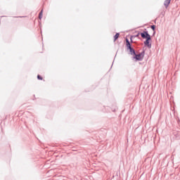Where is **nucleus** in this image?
Instances as JSON below:
<instances>
[{"label":"nucleus","instance_id":"obj_1","mask_svg":"<svg viewBox=\"0 0 180 180\" xmlns=\"http://www.w3.org/2000/svg\"><path fill=\"white\" fill-rule=\"evenodd\" d=\"M141 36L142 39H146L144 42L145 46H147L149 49L151 48V44H150V40H151V36L148 34V32L144 31L143 32L141 33Z\"/></svg>","mask_w":180,"mask_h":180},{"label":"nucleus","instance_id":"obj_2","mask_svg":"<svg viewBox=\"0 0 180 180\" xmlns=\"http://www.w3.org/2000/svg\"><path fill=\"white\" fill-rule=\"evenodd\" d=\"M127 41V46L129 49L131 56H136V51L131 48V46L130 45V42L129 41V39H126Z\"/></svg>","mask_w":180,"mask_h":180},{"label":"nucleus","instance_id":"obj_3","mask_svg":"<svg viewBox=\"0 0 180 180\" xmlns=\"http://www.w3.org/2000/svg\"><path fill=\"white\" fill-rule=\"evenodd\" d=\"M144 54H145V51H142L141 53L139 54H135V57H134V58H136V60H137L138 61H141V60H143V58H144Z\"/></svg>","mask_w":180,"mask_h":180},{"label":"nucleus","instance_id":"obj_4","mask_svg":"<svg viewBox=\"0 0 180 180\" xmlns=\"http://www.w3.org/2000/svg\"><path fill=\"white\" fill-rule=\"evenodd\" d=\"M169 4H171V0H165L164 2V5L165 8H168V6H169Z\"/></svg>","mask_w":180,"mask_h":180},{"label":"nucleus","instance_id":"obj_5","mask_svg":"<svg viewBox=\"0 0 180 180\" xmlns=\"http://www.w3.org/2000/svg\"><path fill=\"white\" fill-rule=\"evenodd\" d=\"M119 36H120V34L117 33L115 36H114V41H116V40H117V39H119Z\"/></svg>","mask_w":180,"mask_h":180},{"label":"nucleus","instance_id":"obj_6","mask_svg":"<svg viewBox=\"0 0 180 180\" xmlns=\"http://www.w3.org/2000/svg\"><path fill=\"white\" fill-rule=\"evenodd\" d=\"M39 19H41V18H43V10H41L39 13Z\"/></svg>","mask_w":180,"mask_h":180},{"label":"nucleus","instance_id":"obj_7","mask_svg":"<svg viewBox=\"0 0 180 180\" xmlns=\"http://www.w3.org/2000/svg\"><path fill=\"white\" fill-rule=\"evenodd\" d=\"M152 30H155V25H151Z\"/></svg>","mask_w":180,"mask_h":180},{"label":"nucleus","instance_id":"obj_8","mask_svg":"<svg viewBox=\"0 0 180 180\" xmlns=\"http://www.w3.org/2000/svg\"><path fill=\"white\" fill-rule=\"evenodd\" d=\"M37 78H38V79H43V77L41 76H40V75H38Z\"/></svg>","mask_w":180,"mask_h":180}]
</instances>
